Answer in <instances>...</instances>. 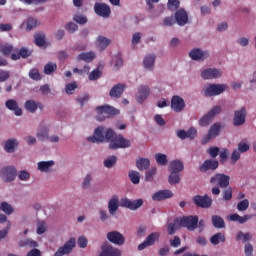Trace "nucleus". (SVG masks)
<instances>
[{"instance_id":"nucleus-1","label":"nucleus","mask_w":256,"mask_h":256,"mask_svg":"<svg viewBox=\"0 0 256 256\" xmlns=\"http://www.w3.org/2000/svg\"><path fill=\"white\" fill-rule=\"evenodd\" d=\"M105 138L107 141H110L109 143V149L117 150V149H127L131 147V141L129 139H126L121 134H116L113 129L108 128L105 134Z\"/></svg>"},{"instance_id":"nucleus-2","label":"nucleus","mask_w":256,"mask_h":256,"mask_svg":"<svg viewBox=\"0 0 256 256\" xmlns=\"http://www.w3.org/2000/svg\"><path fill=\"white\" fill-rule=\"evenodd\" d=\"M227 89V84H209L206 86L204 91V97H217V95H221Z\"/></svg>"},{"instance_id":"nucleus-3","label":"nucleus","mask_w":256,"mask_h":256,"mask_svg":"<svg viewBox=\"0 0 256 256\" xmlns=\"http://www.w3.org/2000/svg\"><path fill=\"white\" fill-rule=\"evenodd\" d=\"M199 223V216H184L180 219V226L185 227L188 231H195Z\"/></svg>"},{"instance_id":"nucleus-4","label":"nucleus","mask_w":256,"mask_h":256,"mask_svg":"<svg viewBox=\"0 0 256 256\" xmlns=\"http://www.w3.org/2000/svg\"><path fill=\"white\" fill-rule=\"evenodd\" d=\"M96 111L100 115L98 117V121H105V117H101V115H106V117H115V115H119V109L113 106H98Z\"/></svg>"},{"instance_id":"nucleus-5","label":"nucleus","mask_w":256,"mask_h":256,"mask_svg":"<svg viewBox=\"0 0 256 256\" xmlns=\"http://www.w3.org/2000/svg\"><path fill=\"white\" fill-rule=\"evenodd\" d=\"M0 177L5 183H11L17 177V169L13 166L4 167L0 171Z\"/></svg>"},{"instance_id":"nucleus-6","label":"nucleus","mask_w":256,"mask_h":256,"mask_svg":"<svg viewBox=\"0 0 256 256\" xmlns=\"http://www.w3.org/2000/svg\"><path fill=\"white\" fill-rule=\"evenodd\" d=\"M221 113V106H214L206 115L199 120L200 127H207L216 115Z\"/></svg>"},{"instance_id":"nucleus-7","label":"nucleus","mask_w":256,"mask_h":256,"mask_svg":"<svg viewBox=\"0 0 256 256\" xmlns=\"http://www.w3.org/2000/svg\"><path fill=\"white\" fill-rule=\"evenodd\" d=\"M192 200L196 207H200L201 209H209V207L213 205V199H211V197H209L207 194L204 196L196 195L192 198Z\"/></svg>"},{"instance_id":"nucleus-8","label":"nucleus","mask_w":256,"mask_h":256,"mask_svg":"<svg viewBox=\"0 0 256 256\" xmlns=\"http://www.w3.org/2000/svg\"><path fill=\"white\" fill-rule=\"evenodd\" d=\"M230 180L231 178L229 177V175L215 174L211 177L210 183H212L213 185L217 184L218 187H220L221 189H227V187H229Z\"/></svg>"},{"instance_id":"nucleus-9","label":"nucleus","mask_w":256,"mask_h":256,"mask_svg":"<svg viewBox=\"0 0 256 256\" xmlns=\"http://www.w3.org/2000/svg\"><path fill=\"white\" fill-rule=\"evenodd\" d=\"M106 133H107V130H105V127L98 126L95 129L93 136L88 137L87 140L90 143H103V141H105V139H107L105 137Z\"/></svg>"},{"instance_id":"nucleus-10","label":"nucleus","mask_w":256,"mask_h":256,"mask_svg":"<svg viewBox=\"0 0 256 256\" xmlns=\"http://www.w3.org/2000/svg\"><path fill=\"white\" fill-rule=\"evenodd\" d=\"M159 237H161V233L152 232L146 237L143 243L138 245V251H143L144 249H147V247L153 246L156 241H159Z\"/></svg>"},{"instance_id":"nucleus-11","label":"nucleus","mask_w":256,"mask_h":256,"mask_svg":"<svg viewBox=\"0 0 256 256\" xmlns=\"http://www.w3.org/2000/svg\"><path fill=\"white\" fill-rule=\"evenodd\" d=\"M75 245H77L75 238H70L62 247L56 251L54 256L69 255V253L73 251Z\"/></svg>"},{"instance_id":"nucleus-12","label":"nucleus","mask_w":256,"mask_h":256,"mask_svg":"<svg viewBox=\"0 0 256 256\" xmlns=\"http://www.w3.org/2000/svg\"><path fill=\"white\" fill-rule=\"evenodd\" d=\"M246 119H247V109H245V107H242L241 109L236 110L234 112V118H233L234 127H241V125H244Z\"/></svg>"},{"instance_id":"nucleus-13","label":"nucleus","mask_w":256,"mask_h":256,"mask_svg":"<svg viewBox=\"0 0 256 256\" xmlns=\"http://www.w3.org/2000/svg\"><path fill=\"white\" fill-rule=\"evenodd\" d=\"M102 251L100 256H121L122 252L119 248L113 247L110 243L106 242L101 247Z\"/></svg>"},{"instance_id":"nucleus-14","label":"nucleus","mask_w":256,"mask_h":256,"mask_svg":"<svg viewBox=\"0 0 256 256\" xmlns=\"http://www.w3.org/2000/svg\"><path fill=\"white\" fill-rule=\"evenodd\" d=\"M186 105H185V100L178 95H174L171 98V109L172 111H174L175 113H181L183 112V110L185 109Z\"/></svg>"},{"instance_id":"nucleus-15","label":"nucleus","mask_w":256,"mask_h":256,"mask_svg":"<svg viewBox=\"0 0 256 256\" xmlns=\"http://www.w3.org/2000/svg\"><path fill=\"white\" fill-rule=\"evenodd\" d=\"M107 239L110 241V243H113L114 245H125V236L121 234L119 231H110L107 233Z\"/></svg>"},{"instance_id":"nucleus-16","label":"nucleus","mask_w":256,"mask_h":256,"mask_svg":"<svg viewBox=\"0 0 256 256\" xmlns=\"http://www.w3.org/2000/svg\"><path fill=\"white\" fill-rule=\"evenodd\" d=\"M121 206L130 209L131 211H137L139 207L143 206V199L130 200L129 198H123L121 200Z\"/></svg>"},{"instance_id":"nucleus-17","label":"nucleus","mask_w":256,"mask_h":256,"mask_svg":"<svg viewBox=\"0 0 256 256\" xmlns=\"http://www.w3.org/2000/svg\"><path fill=\"white\" fill-rule=\"evenodd\" d=\"M94 11L96 15H99V17L107 18L111 15V7L106 3L96 2L94 5Z\"/></svg>"},{"instance_id":"nucleus-18","label":"nucleus","mask_w":256,"mask_h":256,"mask_svg":"<svg viewBox=\"0 0 256 256\" xmlns=\"http://www.w3.org/2000/svg\"><path fill=\"white\" fill-rule=\"evenodd\" d=\"M223 75V72L217 68H208L201 73L202 79H219Z\"/></svg>"},{"instance_id":"nucleus-19","label":"nucleus","mask_w":256,"mask_h":256,"mask_svg":"<svg viewBox=\"0 0 256 256\" xmlns=\"http://www.w3.org/2000/svg\"><path fill=\"white\" fill-rule=\"evenodd\" d=\"M175 21L180 27H184V25H187L189 21L187 11H185V9L183 8L178 9L175 13Z\"/></svg>"},{"instance_id":"nucleus-20","label":"nucleus","mask_w":256,"mask_h":256,"mask_svg":"<svg viewBox=\"0 0 256 256\" xmlns=\"http://www.w3.org/2000/svg\"><path fill=\"white\" fill-rule=\"evenodd\" d=\"M31 55H33V51L22 47L19 50H16V53L11 54V59L12 61H19V59H28Z\"/></svg>"},{"instance_id":"nucleus-21","label":"nucleus","mask_w":256,"mask_h":256,"mask_svg":"<svg viewBox=\"0 0 256 256\" xmlns=\"http://www.w3.org/2000/svg\"><path fill=\"white\" fill-rule=\"evenodd\" d=\"M218 167L219 161L208 159L202 163V165L199 167V171H201V173H207L209 170L215 171V169H218Z\"/></svg>"},{"instance_id":"nucleus-22","label":"nucleus","mask_w":256,"mask_h":256,"mask_svg":"<svg viewBox=\"0 0 256 256\" xmlns=\"http://www.w3.org/2000/svg\"><path fill=\"white\" fill-rule=\"evenodd\" d=\"M189 56L191 57V59H193V61H205V59H207V57H209V53L208 52H203L199 48H194L189 53Z\"/></svg>"},{"instance_id":"nucleus-23","label":"nucleus","mask_w":256,"mask_h":256,"mask_svg":"<svg viewBox=\"0 0 256 256\" xmlns=\"http://www.w3.org/2000/svg\"><path fill=\"white\" fill-rule=\"evenodd\" d=\"M173 192L171 190H160L152 195L153 201H165V199H171Z\"/></svg>"},{"instance_id":"nucleus-24","label":"nucleus","mask_w":256,"mask_h":256,"mask_svg":"<svg viewBox=\"0 0 256 256\" xmlns=\"http://www.w3.org/2000/svg\"><path fill=\"white\" fill-rule=\"evenodd\" d=\"M125 84L122 83H118L116 85H114L112 87V89L110 90V97H112L113 99H120V97L123 95L124 91H125Z\"/></svg>"},{"instance_id":"nucleus-25","label":"nucleus","mask_w":256,"mask_h":256,"mask_svg":"<svg viewBox=\"0 0 256 256\" xmlns=\"http://www.w3.org/2000/svg\"><path fill=\"white\" fill-rule=\"evenodd\" d=\"M219 131H221V124L215 123L210 127L207 136L204 138L203 143H207V141H211V139H215L219 135Z\"/></svg>"},{"instance_id":"nucleus-26","label":"nucleus","mask_w":256,"mask_h":256,"mask_svg":"<svg viewBox=\"0 0 256 256\" xmlns=\"http://www.w3.org/2000/svg\"><path fill=\"white\" fill-rule=\"evenodd\" d=\"M5 105L7 109H9L10 111H14L17 117H21V115H23V110L19 108L17 100L9 99L6 101Z\"/></svg>"},{"instance_id":"nucleus-27","label":"nucleus","mask_w":256,"mask_h":256,"mask_svg":"<svg viewBox=\"0 0 256 256\" xmlns=\"http://www.w3.org/2000/svg\"><path fill=\"white\" fill-rule=\"evenodd\" d=\"M24 107L29 113H35L37 109L43 110V104L41 102H36L35 100H27Z\"/></svg>"},{"instance_id":"nucleus-28","label":"nucleus","mask_w":256,"mask_h":256,"mask_svg":"<svg viewBox=\"0 0 256 256\" xmlns=\"http://www.w3.org/2000/svg\"><path fill=\"white\" fill-rule=\"evenodd\" d=\"M119 209V196L114 195L108 202V211L110 215H115Z\"/></svg>"},{"instance_id":"nucleus-29","label":"nucleus","mask_w":256,"mask_h":256,"mask_svg":"<svg viewBox=\"0 0 256 256\" xmlns=\"http://www.w3.org/2000/svg\"><path fill=\"white\" fill-rule=\"evenodd\" d=\"M185 169L183 162L181 160H173L170 162L168 171L170 173H181Z\"/></svg>"},{"instance_id":"nucleus-30","label":"nucleus","mask_w":256,"mask_h":256,"mask_svg":"<svg viewBox=\"0 0 256 256\" xmlns=\"http://www.w3.org/2000/svg\"><path fill=\"white\" fill-rule=\"evenodd\" d=\"M150 93H151V90L149 89V86H140L138 88V94H137L138 103H143V101H145V99L149 97Z\"/></svg>"},{"instance_id":"nucleus-31","label":"nucleus","mask_w":256,"mask_h":256,"mask_svg":"<svg viewBox=\"0 0 256 256\" xmlns=\"http://www.w3.org/2000/svg\"><path fill=\"white\" fill-rule=\"evenodd\" d=\"M253 216L246 214L244 216H240L239 214H231L228 216V219L230 221H236L238 223H240V225H243V223H247V221H249V219H251Z\"/></svg>"},{"instance_id":"nucleus-32","label":"nucleus","mask_w":256,"mask_h":256,"mask_svg":"<svg viewBox=\"0 0 256 256\" xmlns=\"http://www.w3.org/2000/svg\"><path fill=\"white\" fill-rule=\"evenodd\" d=\"M36 137L40 141H45L46 139H49V128L46 126L40 125L36 133Z\"/></svg>"},{"instance_id":"nucleus-33","label":"nucleus","mask_w":256,"mask_h":256,"mask_svg":"<svg viewBox=\"0 0 256 256\" xmlns=\"http://www.w3.org/2000/svg\"><path fill=\"white\" fill-rule=\"evenodd\" d=\"M211 221L215 229H225V220L221 216L213 215Z\"/></svg>"},{"instance_id":"nucleus-34","label":"nucleus","mask_w":256,"mask_h":256,"mask_svg":"<svg viewBox=\"0 0 256 256\" xmlns=\"http://www.w3.org/2000/svg\"><path fill=\"white\" fill-rule=\"evenodd\" d=\"M150 165L151 161L148 158H140L136 161V167L139 171H147Z\"/></svg>"},{"instance_id":"nucleus-35","label":"nucleus","mask_w":256,"mask_h":256,"mask_svg":"<svg viewBox=\"0 0 256 256\" xmlns=\"http://www.w3.org/2000/svg\"><path fill=\"white\" fill-rule=\"evenodd\" d=\"M143 65L149 71H153V67L155 66V54H150L146 56L143 60Z\"/></svg>"},{"instance_id":"nucleus-36","label":"nucleus","mask_w":256,"mask_h":256,"mask_svg":"<svg viewBox=\"0 0 256 256\" xmlns=\"http://www.w3.org/2000/svg\"><path fill=\"white\" fill-rule=\"evenodd\" d=\"M78 61H85L86 63H91L93 59H95V53L94 52H83L78 55L77 57Z\"/></svg>"},{"instance_id":"nucleus-37","label":"nucleus","mask_w":256,"mask_h":256,"mask_svg":"<svg viewBox=\"0 0 256 256\" xmlns=\"http://www.w3.org/2000/svg\"><path fill=\"white\" fill-rule=\"evenodd\" d=\"M97 41L100 51H105V49H107V47H109V45L111 44V40L109 38H106L105 36H99L97 38Z\"/></svg>"},{"instance_id":"nucleus-38","label":"nucleus","mask_w":256,"mask_h":256,"mask_svg":"<svg viewBox=\"0 0 256 256\" xmlns=\"http://www.w3.org/2000/svg\"><path fill=\"white\" fill-rule=\"evenodd\" d=\"M210 243L212 245H219L220 243H225V234L224 233H216L210 238Z\"/></svg>"},{"instance_id":"nucleus-39","label":"nucleus","mask_w":256,"mask_h":256,"mask_svg":"<svg viewBox=\"0 0 256 256\" xmlns=\"http://www.w3.org/2000/svg\"><path fill=\"white\" fill-rule=\"evenodd\" d=\"M55 165V161L50 160V161H41L38 163V169L39 171H42L43 173H47L49 171L50 167H53Z\"/></svg>"},{"instance_id":"nucleus-40","label":"nucleus","mask_w":256,"mask_h":256,"mask_svg":"<svg viewBox=\"0 0 256 256\" xmlns=\"http://www.w3.org/2000/svg\"><path fill=\"white\" fill-rule=\"evenodd\" d=\"M18 143L15 139H9L6 141L4 145V150L6 153H13L15 151V147H17Z\"/></svg>"},{"instance_id":"nucleus-41","label":"nucleus","mask_w":256,"mask_h":256,"mask_svg":"<svg viewBox=\"0 0 256 256\" xmlns=\"http://www.w3.org/2000/svg\"><path fill=\"white\" fill-rule=\"evenodd\" d=\"M155 161L157 165H161L162 167H165L167 163H169V160L167 159V155L163 153H156L155 154Z\"/></svg>"},{"instance_id":"nucleus-42","label":"nucleus","mask_w":256,"mask_h":256,"mask_svg":"<svg viewBox=\"0 0 256 256\" xmlns=\"http://www.w3.org/2000/svg\"><path fill=\"white\" fill-rule=\"evenodd\" d=\"M19 247H30V249H37L39 243L32 239H26L19 243Z\"/></svg>"},{"instance_id":"nucleus-43","label":"nucleus","mask_w":256,"mask_h":256,"mask_svg":"<svg viewBox=\"0 0 256 256\" xmlns=\"http://www.w3.org/2000/svg\"><path fill=\"white\" fill-rule=\"evenodd\" d=\"M168 183L170 185H179V183H181V177L179 176V173L170 172V175L168 177Z\"/></svg>"},{"instance_id":"nucleus-44","label":"nucleus","mask_w":256,"mask_h":256,"mask_svg":"<svg viewBox=\"0 0 256 256\" xmlns=\"http://www.w3.org/2000/svg\"><path fill=\"white\" fill-rule=\"evenodd\" d=\"M181 225L179 219H175L174 222L169 223L167 226L168 235H175V231H177V228Z\"/></svg>"},{"instance_id":"nucleus-45","label":"nucleus","mask_w":256,"mask_h":256,"mask_svg":"<svg viewBox=\"0 0 256 256\" xmlns=\"http://www.w3.org/2000/svg\"><path fill=\"white\" fill-rule=\"evenodd\" d=\"M128 175L133 185H139V182L141 181V175L139 172L131 170Z\"/></svg>"},{"instance_id":"nucleus-46","label":"nucleus","mask_w":256,"mask_h":256,"mask_svg":"<svg viewBox=\"0 0 256 256\" xmlns=\"http://www.w3.org/2000/svg\"><path fill=\"white\" fill-rule=\"evenodd\" d=\"M57 71V64L53 62H49L44 66V73L45 75H51Z\"/></svg>"},{"instance_id":"nucleus-47","label":"nucleus","mask_w":256,"mask_h":256,"mask_svg":"<svg viewBox=\"0 0 256 256\" xmlns=\"http://www.w3.org/2000/svg\"><path fill=\"white\" fill-rule=\"evenodd\" d=\"M13 51H17L15 49H13V45L8 44V45H4L1 47L0 52L2 53V55H4L5 57H9V55H11V53H13Z\"/></svg>"},{"instance_id":"nucleus-48","label":"nucleus","mask_w":256,"mask_h":256,"mask_svg":"<svg viewBox=\"0 0 256 256\" xmlns=\"http://www.w3.org/2000/svg\"><path fill=\"white\" fill-rule=\"evenodd\" d=\"M252 238H253V236L251 235V233L245 234L241 231L236 236L237 241H243L244 243H246V241H251Z\"/></svg>"},{"instance_id":"nucleus-49","label":"nucleus","mask_w":256,"mask_h":256,"mask_svg":"<svg viewBox=\"0 0 256 256\" xmlns=\"http://www.w3.org/2000/svg\"><path fill=\"white\" fill-rule=\"evenodd\" d=\"M29 77L33 81H41V74L39 73V69L33 68L29 71Z\"/></svg>"},{"instance_id":"nucleus-50","label":"nucleus","mask_w":256,"mask_h":256,"mask_svg":"<svg viewBox=\"0 0 256 256\" xmlns=\"http://www.w3.org/2000/svg\"><path fill=\"white\" fill-rule=\"evenodd\" d=\"M34 37H35V44L38 47H43V45H45V34L38 33V34H35Z\"/></svg>"},{"instance_id":"nucleus-51","label":"nucleus","mask_w":256,"mask_h":256,"mask_svg":"<svg viewBox=\"0 0 256 256\" xmlns=\"http://www.w3.org/2000/svg\"><path fill=\"white\" fill-rule=\"evenodd\" d=\"M115 163H117V156H110L109 158L104 160V167H106L107 169H111V167H113Z\"/></svg>"},{"instance_id":"nucleus-52","label":"nucleus","mask_w":256,"mask_h":256,"mask_svg":"<svg viewBox=\"0 0 256 256\" xmlns=\"http://www.w3.org/2000/svg\"><path fill=\"white\" fill-rule=\"evenodd\" d=\"M1 210L6 213V215H11L13 213V206L7 202L1 203Z\"/></svg>"},{"instance_id":"nucleus-53","label":"nucleus","mask_w":256,"mask_h":256,"mask_svg":"<svg viewBox=\"0 0 256 256\" xmlns=\"http://www.w3.org/2000/svg\"><path fill=\"white\" fill-rule=\"evenodd\" d=\"M157 173V167H152L146 172L145 179L146 181H153V177H155Z\"/></svg>"},{"instance_id":"nucleus-54","label":"nucleus","mask_w":256,"mask_h":256,"mask_svg":"<svg viewBox=\"0 0 256 256\" xmlns=\"http://www.w3.org/2000/svg\"><path fill=\"white\" fill-rule=\"evenodd\" d=\"M180 4L179 0H168V9L170 11H177Z\"/></svg>"},{"instance_id":"nucleus-55","label":"nucleus","mask_w":256,"mask_h":256,"mask_svg":"<svg viewBox=\"0 0 256 256\" xmlns=\"http://www.w3.org/2000/svg\"><path fill=\"white\" fill-rule=\"evenodd\" d=\"M223 199L224 201H231L233 199V189L231 187L223 191Z\"/></svg>"},{"instance_id":"nucleus-56","label":"nucleus","mask_w":256,"mask_h":256,"mask_svg":"<svg viewBox=\"0 0 256 256\" xmlns=\"http://www.w3.org/2000/svg\"><path fill=\"white\" fill-rule=\"evenodd\" d=\"M238 211H247L249 209V201L244 199L237 204Z\"/></svg>"},{"instance_id":"nucleus-57","label":"nucleus","mask_w":256,"mask_h":256,"mask_svg":"<svg viewBox=\"0 0 256 256\" xmlns=\"http://www.w3.org/2000/svg\"><path fill=\"white\" fill-rule=\"evenodd\" d=\"M101 75H102V72L99 69H95L89 74V80L97 81V79H99V77H101Z\"/></svg>"},{"instance_id":"nucleus-58","label":"nucleus","mask_w":256,"mask_h":256,"mask_svg":"<svg viewBox=\"0 0 256 256\" xmlns=\"http://www.w3.org/2000/svg\"><path fill=\"white\" fill-rule=\"evenodd\" d=\"M11 77V72L7 70L0 69V83H4Z\"/></svg>"},{"instance_id":"nucleus-59","label":"nucleus","mask_w":256,"mask_h":256,"mask_svg":"<svg viewBox=\"0 0 256 256\" xmlns=\"http://www.w3.org/2000/svg\"><path fill=\"white\" fill-rule=\"evenodd\" d=\"M78 85L77 82H72L66 85V93L67 95H73L75 89H77Z\"/></svg>"},{"instance_id":"nucleus-60","label":"nucleus","mask_w":256,"mask_h":256,"mask_svg":"<svg viewBox=\"0 0 256 256\" xmlns=\"http://www.w3.org/2000/svg\"><path fill=\"white\" fill-rule=\"evenodd\" d=\"M175 23H177V21L173 16H168L164 18V21H163V25H165V27H171L172 25H175Z\"/></svg>"},{"instance_id":"nucleus-61","label":"nucleus","mask_w":256,"mask_h":256,"mask_svg":"<svg viewBox=\"0 0 256 256\" xmlns=\"http://www.w3.org/2000/svg\"><path fill=\"white\" fill-rule=\"evenodd\" d=\"M219 147H210L207 151L208 155H210V157H212V159H215L217 157V155H219Z\"/></svg>"},{"instance_id":"nucleus-62","label":"nucleus","mask_w":256,"mask_h":256,"mask_svg":"<svg viewBox=\"0 0 256 256\" xmlns=\"http://www.w3.org/2000/svg\"><path fill=\"white\" fill-rule=\"evenodd\" d=\"M66 31H68V33H75V31H77L79 29V26H77V24L70 22L66 25Z\"/></svg>"},{"instance_id":"nucleus-63","label":"nucleus","mask_w":256,"mask_h":256,"mask_svg":"<svg viewBox=\"0 0 256 256\" xmlns=\"http://www.w3.org/2000/svg\"><path fill=\"white\" fill-rule=\"evenodd\" d=\"M74 21L76 23H79V25H85V23H87V17H85L83 15H75Z\"/></svg>"},{"instance_id":"nucleus-64","label":"nucleus","mask_w":256,"mask_h":256,"mask_svg":"<svg viewBox=\"0 0 256 256\" xmlns=\"http://www.w3.org/2000/svg\"><path fill=\"white\" fill-rule=\"evenodd\" d=\"M238 151L240 153H247V151H249V144H247L245 142H240L238 144Z\"/></svg>"}]
</instances>
